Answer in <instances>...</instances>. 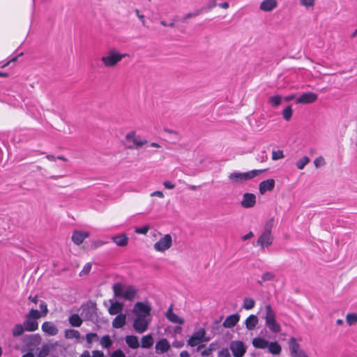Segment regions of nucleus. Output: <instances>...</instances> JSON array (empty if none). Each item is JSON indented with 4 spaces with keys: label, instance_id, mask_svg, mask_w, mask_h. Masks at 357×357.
Here are the masks:
<instances>
[{
    "label": "nucleus",
    "instance_id": "f257e3e1",
    "mask_svg": "<svg viewBox=\"0 0 357 357\" xmlns=\"http://www.w3.org/2000/svg\"><path fill=\"white\" fill-rule=\"evenodd\" d=\"M266 314L264 317L266 326L268 329L274 333H278L281 331V327L279 324L277 323L275 319V312L271 306L268 304L265 306Z\"/></svg>",
    "mask_w": 357,
    "mask_h": 357
},
{
    "label": "nucleus",
    "instance_id": "f03ea898",
    "mask_svg": "<svg viewBox=\"0 0 357 357\" xmlns=\"http://www.w3.org/2000/svg\"><path fill=\"white\" fill-rule=\"evenodd\" d=\"M127 56H128V54H121L115 50H111L107 55L101 57V61L106 68H112Z\"/></svg>",
    "mask_w": 357,
    "mask_h": 357
},
{
    "label": "nucleus",
    "instance_id": "7ed1b4c3",
    "mask_svg": "<svg viewBox=\"0 0 357 357\" xmlns=\"http://www.w3.org/2000/svg\"><path fill=\"white\" fill-rule=\"evenodd\" d=\"M265 169H253L248 172H232L229 175V178L235 183H243L252 179L264 172Z\"/></svg>",
    "mask_w": 357,
    "mask_h": 357
},
{
    "label": "nucleus",
    "instance_id": "20e7f679",
    "mask_svg": "<svg viewBox=\"0 0 357 357\" xmlns=\"http://www.w3.org/2000/svg\"><path fill=\"white\" fill-rule=\"evenodd\" d=\"M206 330L204 328L194 332L188 340V344L190 347H195L198 345L197 351H199L201 348L204 347V344H199L202 342V338L204 337V335H206Z\"/></svg>",
    "mask_w": 357,
    "mask_h": 357
},
{
    "label": "nucleus",
    "instance_id": "39448f33",
    "mask_svg": "<svg viewBox=\"0 0 357 357\" xmlns=\"http://www.w3.org/2000/svg\"><path fill=\"white\" fill-rule=\"evenodd\" d=\"M151 307L147 302H137L133 307V312L136 317H146L150 315Z\"/></svg>",
    "mask_w": 357,
    "mask_h": 357
},
{
    "label": "nucleus",
    "instance_id": "423d86ee",
    "mask_svg": "<svg viewBox=\"0 0 357 357\" xmlns=\"http://www.w3.org/2000/svg\"><path fill=\"white\" fill-rule=\"evenodd\" d=\"M125 139L127 141H131L133 143V145L127 146V149H139L148 142L146 139L137 137L135 131H130L128 132L125 136Z\"/></svg>",
    "mask_w": 357,
    "mask_h": 357
},
{
    "label": "nucleus",
    "instance_id": "0eeeda50",
    "mask_svg": "<svg viewBox=\"0 0 357 357\" xmlns=\"http://www.w3.org/2000/svg\"><path fill=\"white\" fill-rule=\"evenodd\" d=\"M172 245V238L170 234H165L154 245L153 248L156 251L164 252L171 248Z\"/></svg>",
    "mask_w": 357,
    "mask_h": 357
},
{
    "label": "nucleus",
    "instance_id": "6e6552de",
    "mask_svg": "<svg viewBox=\"0 0 357 357\" xmlns=\"http://www.w3.org/2000/svg\"><path fill=\"white\" fill-rule=\"evenodd\" d=\"M289 345L291 357H308L305 352L301 348L300 344L296 342L295 337H291Z\"/></svg>",
    "mask_w": 357,
    "mask_h": 357
},
{
    "label": "nucleus",
    "instance_id": "1a4fd4ad",
    "mask_svg": "<svg viewBox=\"0 0 357 357\" xmlns=\"http://www.w3.org/2000/svg\"><path fill=\"white\" fill-rule=\"evenodd\" d=\"M229 348L234 357H243L246 352V347L244 343L240 340L231 342Z\"/></svg>",
    "mask_w": 357,
    "mask_h": 357
},
{
    "label": "nucleus",
    "instance_id": "9d476101",
    "mask_svg": "<svg viewBox=\"0 0 357 357\" xmlns=\"http://www.w3.org/2000/svg\"><path fill=\"white\" fill-rule=\"evenodd\" d=\"M273 241V236L271 232L263 231L257 239V245L260 246L261 249H264L271 246Z\"/></svg>",
    "mask_w": 357,
    "mask_h": 357
},
{
    "label": "nucleus",
    "instance_id": "9b49d317",
    "mask_svg": "<svg viewBox=\"0 0 357 357\" xmlns=\"http://www.w3.org/2000/svg\"><path fill=\"white\" fill-rule=\"evenodd\" d=\"M149 324L146 317H136L133 321V328L136 332L142 333L147 330Z\"/></svg>",
    "mask_w": 357,
    "mask_h": 357
},
{
    "label": "nucleus",
    "instance_id": "f8f14e48",
    "mask_svg": "<svg viewBox=\"0 0 357 357\" xmlns=\"http://www.w3.org/2000/svg\"><path fill=\"white\" fill-rule=\"evenodd\" d=\"M318 98V96L313 92H307L301 94L296 100L299 104H310L314 102Z\"/></svg>",
    "mask_w": 357,
    "mask_h": 357
},
{
    "label": "nucleus",
    "instance_id": "ddd939ff",
    "mask_svg": "<svg viewBox=\"0 0 357 357\" xmlns=\"http://www.w3.org/2000/svg\"><path fill=\"white\" fill-rule=\"evenodd\" d=\"M275 181L273 178H269L261 181L259 185V190L260 194L264 195L267 191L273 190L275 188Z\"/></svg>",
    "mask_w": 357,
    "mask_h": 357
},
{
    "label": "nucleus",
    "instance_id": "4468645a",
    "mask_svg": "<svg viewBox=\"0 0 357 357\" xmlns=\"http://www.w3.org/2000/svg\"><path fill=\"white\" fill-rule=\"evenodd\" d=\"M256 203V197L252 193H245L243 196V199L241 202V206L244 208H248L255 206Z\"/></svg>",
    "mask_w": 357,
    "mask_h": 357
},
{
    "label": "nucleus",
    "instance_id": "2eb2a0df",
    "mask_svg": "<svg viewBox=\"0 0 357 357\" xmlns=\"http://www.w3.org/2000/svg\"><path fill=\"white\" fill-rule=\"evenodd\" d=\"M155 349L158 354H162L169 351L170 344L166 338H162L156 342Z\"/></svg>",
    "mask_w": 357,
    "mask_h": 357
},
{
    "label": "nucleus",
    "instance_id": "dca6fc26",
    "mask_svg": "<svg viewBox=\"0 0 357 357\" xmlns=\"http://www.w3.org/2000/svg\"><path fill=\"white\" fill-rule=\"evenodd\" d=\"M42 331L49 335H56L59 330L56 325L51 321H45L41 326Z\"/></svg>",
    "mask_w": 357,
    "mask_h": 357
},
{
    "label": "nucleus",
    "instance_id": "f3484780",
    "mask_svg": "<svg viewBox=\"0 0 357 357\" xmlns=\"http://www.w3.org/2000/svg\"><path fill=\"white\" fill-rule=\"evenodd\" d=\"M167 319L174 324H183L184 319L179 317L177 314L173 312V305H171L167 311L165 313Z\"/></svg>",
    "mask_w": 357,
    "mask_h": 357
},
{
    "label": "nucleus",
    "instance_id": "a211bd4d",
    "mask_svg": "<svg viewBox=\"0 0 357 357\" xmlns=\"http://www.w3.org/2000/svg\"><path fill=\"white\" fill-rule=\"evenodd\" d=\"M278 6L277 0H264L259 6L261 10L271 12Z\"/></svg>",
    "mask_w": 357,
    "mask_h": 357
},
{
    "label": "nucleus",
    "instance_id": "6ab92c4d",
    "mask_svg": "<svg viewBox=\"0 0 357 357\" xmlns=\"http://www.w3.org/2000/svg\"><path fill=\"white\" fill-rule=\"evenodd\" d=\"M89 236V232H83L80 231H75L72 235V241L73 243L79 245L83 243L85 238Z\"/></svg>",
    "mask_w": 357,
    "mask_h": 357
},
{
    "label": "nucleus",
    "instance_id": "aec40b11",
    "mask_svg": "<svg viewBox=\"0 0 357 357\" xmlns=\"http://www.w3.org/2000/svg\"><path fill=\"white\" fill-rule=\"evenodd\" d=\"M109 302L111 305L108 309L109 313L111 315L121 314L123 310V304L118 301H114L112 299H110Z\"/></svg>",
    "mask_w": 357,
    "mask_h": 357
},
{
    "label": "nucleus",
    "instance_id": "412c9836",
    "mask_svg": "<svg viewBox=\"0 0 357 357\" xmlns=\"http://www.w3.org/2000/svg\"><path fill=\"white\" fill-rule=\"evenodd\" d=\"M239 319L240 315L238 314H231L225 319L222 324V326L225 328H232L238 322Z\"/></svg>",
    "mask_w": 357,
    "mask_h": 357
},
{
    "label": "nucleus",
    "instance_id": "4be33fe9",
    "mask_svg": "<svg viewBox=\"0 0 357 357\" xmlns=\"http://www.w3.org/2000/svg\"><path fill=\"white\" fill-rule=\"evenodd\" d=\"M112 241L120 247L126 246L128 243V237L126 234H121L112 237Z\"/></svg>",
    "mask_w": 357,
    "mask_h": 357
},
{
    "label": "nucleus",
    "instance_id": "5701e85b",
    "mask_svg": "<svg viewBox=\"0 0 357 357\" xmlns=\"http://www.w3.org/2000/svg\"><path fill=\"white\" fill-rule=\"evenodd\" d=\"M259 322L258 317L256 315L250 314L245 321V325L248 331L253 330Z\"/></svg>",
    "mask_w": 357,
    "mask_h": 357
},
{
    "label": "nucleus",
    "instance_id": "b1692460",
    "mask_svg": "<svg viewBox=\"0 0 357 357\" xmlns=\"http://www.w3.org/2000/svg\"><path fill=\"white\" fill-rule=\"evenodd\" d=\"M126 322V316L124 314H118L112 321V326L115 328H122Z\"/></svg>",
    "mask_w": 357,
    "mask_h": 357
},
{
    "label": "nucleus",
    "instance_id": "393cba45",
    "mask_svg": "<svg viewBox=\"0 0 357 357\" xmlns=\"http://www.w3.org/2000/svg\"><path fill=\"white\" fill-rule=\"evenodd\" d=\"M23 325L26 329V331H35L38 328V323L36 320L31 319H26L23 322Z\"/></svg>",
    "mask_w": 357,
    "mask_h": 357
},
{
    "label": "nucleus",
    "instance_id": "a878e982",
    "mask_svg": "<svg viewBox=\"0 0 357 357\" xmlns=\"http://www.w3.org/2000/svg\"><path fill=\"white\" fill-rule=\"evenodd\" d=\"M125 341L131 349H137L140 346L138 338L135 335H127L125 338Z\"/></svg>",
    "mask_w": 357,
    "mask_h": 357
},
{
    "label": "nucleus",
    "instance_id": "bb28decb",
    "mask_svg": "<svg viewBox=\"0 0 357 357\" xmlns=\"http://www.w3.org/2000/svg\"><path fill=\"white\" fill-rule=\"evenodd\" d=\"M112 289L114 291V296L116 298H123V294L126 291V288L121 283H115L112 287Z\"/></svg>",
    "mask_w": 357,
    "mask_h": 357
},
{
    "label": "nucleus",
    "instance_id": "cd10ccee",
    "mask_svg": "<svg viewBox=\"0 0 357 357\" xmlns=\"http://www.w3.org/2000/svg\"><path fill=\"white\" fill-rule=\"evenodd\" d=\"M137 294V289L132 286H128L126 288L123 294V298L127 301H132Z\"/></svg>",
    "mask_w": 357,
    "mask_h": 357
},
{
    "label": "nucleus",
    "instance_id": "c85d7f7f",
    "mask_svg": "<svg viewBox=\"0 0 357 357\" xmlns=\"http://www.w3.org/2000/svg\"><path fill=\"white\" fill-rule=\"evenodd\" d=\"M252 343L257 349H265L268 345V341L261 337H255Z\"/></svg>",
    "mask_w": 357,
    "mask_h": 357
},
{
    "label": "nucleus",
    "instance_id": "c756f323",
    "mask_svg": "<svg viewBox=\"0 0 357 357\" xmlns=\"http://www.w3.org/2000/svg\"><path fill=\"white\" fill-rule=\"evenodd\" d=\"M154 343L153 338L151 334L144 335L142 337L141 347L145 349L151 348Z\"/></svg>",
    "mask_w": 357,
    "mask_h": 357
},
{
    "label": "nucleus",
    "instance_id": "7c9ffc66",
    "mask_svg": "<svg viewBox=\"0 0 357 357\" xmlns=\"http://www.w3.org/2000/svg\"><path fill=\"white\" fill-rule=\"evenodd\" d=\"M268 351L274 355H278L281 353L282 347L277 342H268Z\"/></svg>",
    "mask_w": 357,
    "mask_h": 357
},
{
    "label": "nucleus",
    "instance_id": "2f4dec72",
    "mask_svg": "<svg viewBox=\"0 0 357 357\" xmlns=\"http://www.w3.org/2000/svg\"><path fill=\"white\" fill-rule=\"evenodd\" d=\"M219 347L218 342H213L211 343L208 347L201 352L202 356H209L212 353Z\"/></svg>",
    "mask_w": 357,
    "mask_h": 357
},
{
    "label": "nucleus",
    "instance_id": "473e14b6",
    "mask_svg": "<svg viewBox=\"0 0 357 357\" xmlns=\"http://www.w3.org/2000/svg\"><path fill=\"white\" fill-rule=\"evenodd\" d=\"M69 323L72 326L79 327L82 324V319L77 314H73L69 317Z\"/></svg>",
    "mask_w": 357,
    "mask_h": 357
},
{
    "label": "nucleus",
    "instance_id": "72a5a7b5",
    "mask_svg": "<svg viewBox=\"0 0 357 357\" xmlns=\"http://www.w3.org/2000/svg\"><path fill=\"white\" fill-rule=\"evenodd\" d=\"M25 331L26 329L24 325L18 324L13 327L12 330V334L14 337H19L22 335Z\"/></svg>",
    "mask_w": 357,
    "mask_h": 357
},
{
    "label": "nucleus",
    "instance_id": "f704fd0d",
    "mask_svg": "<svg viewBox=\"0 0 357 357\" xmlns=\"http://www.w3.org/2000/svg\"><path fill=\"white\" fill-rule=\"evenodd\" d=\"M65 337L68 339L76 338L80 337V333L78 331L74 329H68L65 331Z\"/></svg>",
    "mask_w": 357,
    "mask_h": 357
},
{
    "label": "nucleus",
    "instance_id": "c9c22d12",
    "mask_svg": "<svg viewBox=\"0 0 357 357\" xmlns=\"http://www.w3.org/2000/svg\"><path fill=\"white\" fill-rule=\"evenodd\" d=\"M42 316L43 314L38 310L31 309L29 313L26 315V318L36 320Z\"/></svg>",
    "mask_w": 357,
    "mask_h": 357
},
{
    "label": "nucleus",
    "instance_id": "e433bc0d",
    "mask_svg": "<svg viewBox=\"0 0 357 357\" xmlns=\"http://www.w3.org/2000/svg\"><path fill=\"white\" fill-rule=\"evenodd\" d=\"M281 102L282 96L280 95L273 96L268 98V102L275 107L279 106L281 104Z\"/></svg>",
    "mask_w": 357,
    "mask_h": 357
},
{
    "label": "nucleus",
    "instance_id": "4c0bfd02",
    "mask_svg": "<svg viewBox=\"0 0 357 357\" xmlns=\"http://www.w3.org/2000/svg\"><path fill=\"white\" fill-rule=\"evenodd\" d=\"M100 344L103 348H109L112 344V342L110 339L109 335H105L103 337H102L100 340Z\"/></svg>",
    "mask_w": 357,
    "mask_h": 357
},
{
    "label": "nucleus",
    "instance_id": "58836bf2",
    "mask_svg": "<svg viewBox=\"0 0 357 357\" xmlns=\"http://www.w3.org/2000/svg\"><path fill=\"white\" fill-rule=\"evenodd\" d=\"M255 302L251 298H245L243 300V307L245 310H251L255 307Z\"/></svg>",
    "mask_w": 357,
    "mask_h": 357
},
{
    "label": "nucleus",
    "instance_id": "ea45409f",
    "mask_svg": "<svg viewBox=\"0 0 357 357\" xmlns=\"http://www.w3.org/2000/svg\"><path fill=\"white\" fill-rule=\"evenodd\" d=\"M293 110L290 105L287 106L282 111V116L284 120L289 121L292 116Z\"/></svg>",
    "mask_w": 357,
    "mask_h": 357
},
{
    "label": "nucleus",
    "instance_id": "a19ab883",
    "mask_svg": "<svg viewBox=\"0 0 357 357\" xmlns=\"http://www.w3.org/2000/svg\"><path fill=\"white\" fill-rule=\"evenodd\" d=\"M309 162L310 158L307 156H303L296 162V165L298 169H303Z\"/></svg>",
    "mask_w": 357,
    "mask_h": 357
},
{
    "label": "nucleus",
    "instance_id": "79ce46f5",
    "mask_svg": "<svg viewBox=\"0 0 357 357\" xmlns=\"http://www.w3.org/2000/svg\"><path fill=\"white\" fill-rule=\"evenodd\" d=\"M275 278V275L271 272H265L261 275V280L258 281V283L261 284L263 282L271 281Z\"/></svg>",
    "mask_w": 357,
    "mask_h": 357
},
{
    "label": "nucleus",
    "instance_id": "37998d69",
    "mask_svg": "<svg viewBox=\"0 0 357 357\" xmlns=\"http://www.w3.org/2000/svg\"><path fill=\"white\" fill-rule=\"evenodd\" d=\"M346 321L349 325H354L357 323V314L356 313H350L347 315Z\"/></svg>",
    "mask_w": 357,
    "mask_h": 357
},
{
    "label": "nucleus",
    "instance_id": "c03bdc74",
    "mask_svg": "<svg viewBox=\"0 0 357 357\" xmlns=\"http://www.w3.org/2000/svg\"><path fill=\"white\" fill-rule=\"evenodd\" d=\"M217 6L215 0H210L205 6H202L205 13L210 11Z\"/></svg>",
    "mask_w": 357,
    "mask_h": 357
},
{
    "label": "nucleus",
    "instance_id": "a18cd8bd",
    "mask_svg": "<svg viewBox=\"0 0 357 357\" xmlns=\"http://www.w3.org/2000/svg\"><path fill=\"white\" fill-rule=\"evenodd\" d=\"M50 353V347L48 345L45 344L43 345L40 352L38 354V357H46L49 355Z\"/></svg>",
    "mask_w": 357,
    "mask_h": 357
},
{
    "label": "nucleus",
    "instance_id": "49530a36",
    "mask_svg": "<svg viewBox=\"0 0 357 357\" xmlns=\"http://www.w3.org/2000/svg\"><path fill=\"white\" fill-rule=\"evenodd\" d=\"M273 224H274V219L272 218L269 219L265 224L263 231L272 233L271 231H272V228L273 227Z\"/></svg>",
    "mask_w": 357,
    "mask_h": 357
},
{
    "label": "nucleus",
    "instance_id": "de8ad7c7",
    "mask_svg": "<svg viewBox=\"0 0 357 357\" xmlns=\"http://www.w3.org/2000/svg\"><path fill=\"white\" fill-rule=\"evenodd\" d=\"M150 229V227L148 225H146L141 227H136L135 228V233L139 234H146Z\"/></svg>",
    "mask_w": 357,
    "mask_h": 357
},
{
    "label": "nucleus",
    "instance_id": "09e8293b",
    "mask_svg": "<svg viewBox=\"0 0 357 357\" xmlns=\"http://www.w3.org/2000/svg\"><path fill=\"white\" fill-rule=\"evenodd\" d=\"M283 158H284V154H283L282 151L278 150V151H273L272 152V159L273 160H279V159H281Z\"/></svg>",
    "mask_w": 357,
    "mask_h": 357
},
{
    "label": "nucleus",
    "instance_id": "8fccbe9b",
    "mask_svg": "<svg viewBox=\"0 0 357 357\" xmlns=\"http://www.w3.org/2000/svg\"><path fill=\"white\" fill-rule=\"evenodd\" d=\"M98 336L96 333H89L86 335V340L88 344H91L93 340H98Z\"/></svg>",
    "mask_w": 357,
    "mask_h": 357
},
{
    "label": "nucleus",
    "instance_id": "3c124183",
    "mask_svg": "<svg viewBox=\"0 0 357 357\" xmlns=\"http://www.w3.org/2000/svg\"><path fill=\"white\" fill-rule=\"evenodd\" d=\"M106 243H107V242L106 241H95L91 243V249L92 250H95L103 245H105Z\"/></svg>",
    "mask_w": 357,
    "mask_h": 357
},
{
    "label": "nucleus",
    "instance_id": "603ef678",
    "mask_svg": "<svg viewBox=\"0 0 357 357\" xmlns=\"http://www.w3.org/2000/svg\"><path fill=\"white\" fill-rule=\"evenodd\" d=\"M325 160H324V158L321 156H319L318 158H317L314 160V166L318 168V167H320L323 165H325Z\"/></svg>",
    "mask_w": 357,
    "mask_h": 357
},
{
    "label": "nucleus",
    "instance_id": "864d4df0",
    "mask_svg": "<svg viewBox=\"0 0 357 357\" xmlns=\"http://www.w3.org/2000/svg\"><path fill=\"white\" fill-rule=\"evenodd\" d=\"M40 308L41 310V314L43 316H45L48 312L47 305L45 301H41L40 303Z\"/></svg>",
    "mask_w": 357,
    "mask_h": 357
},
{
    "label": "nucleus",
    "instance_id": "5fc2aeb1",
    "mask_svg": "<svg viewBox=\"0 0 357 357\" xmlns=\"http://www.w3.org/2000/svg\"><path fill=\"white\" fill-rule=\"evenodd\" d=\"M314 1H315V0H300L301 4L305 7L314 6Z\"/></svg>",
    "mask_w": 357,
    "mask_h": 357
},
{
    "label": "nucleus",
    "instance_id": "6e6d98bb",
    "mask_svg": "<svg viewBox=\"0 0 357 357\" xmlns=\"http://www.w3.org/2000/svg\"><path fill=\"white\" fill-rule=\"evenodd\" d=\"M91 269V264L90 263H87L83 267L82 271L80 272V275H86L88 274Z\"/></svg>",
    "mask_w": 357,
    "mask_h": 357
},
{
    "label": "nucleus",
    "instance_id": "4d7b16f0",
    "mask_svg": "<svg viewBox=\"0 0 357 357\" xmlns=\"http://www.w3.org/2000/svg\"><path fill=\"white\" fill-rule=\"evenodd\" d=\"M219 357H231L228 349H222L218 353Z\"/></svg>",
    "mask_w": 357,
    "mask_h": 357
},
{
    "label": "nucleus",
    "instance_id": "13d9d810",
    "mask_svg": "<svg viewBox=\"0 0 357 357\" xmlns=\"http://www.w3.org/2000/svg\"><path fill=\"white\" fill-rule=\"evenodd\" d=\"M111 357H126V356L122 350L117 349L112 354Z\"/></svg>",
    "mask_w": 357,
    "mask_h": 357
},
{
    "label": "nucleus",
    "instance_id": "bf43d9fd",
    "mask_svg": "<svg viewBox=\"0 0 357 357\" xmlns=\"http://www.w3.org/2000/svg\"><path fill=\"white\" fill-rule=\"evenodd\" d=\"M163 185H164L165 188H166L167 189H173L175 188V184L172 183V182H170L169 181H165L163 183Z\"/></svg>",
    "mask_w": 357,
    "mask_h": 357
},
{
    "label": "nucleus",
    "instance_id": "052dcab7",
    "mask_svg": "<svg viewBox=\"0 0 357 357\" xmlns=\"http://www.w3.org/2000/svg\"><path fill=\"white\" fill-rule=\"evenodd\" d=\"M92 354V357H104L103 352L98 350L93 351Z\"/></svg>",
    "mask_w": 357,
    "mask_h": 357
},
{
    "label": "nucleus",
    "instance_id": "680f3d73",
    "mask_svg": "<svg viewBox=\"0 0 357 357\" xmlns=\"http://www.w3.org/2000/svg\"><path fill=\"white\" fill-rule=\"evenodd\" d=\"M135 12L137 16L139 17V19L142 21V24L145 26L144 16L143 15L139 14V11L137 9H135Z\"/></svg>",
    "mask_w": 357,
    "mask_h": 357
},
{
    "label": "nucleus",
    "instance_id": "e2e57ef3",
    "mask_svg": "<svg viewBox=\"0 0 357 357\" xmlns=\"http://www.w3.org/2000/svg\"><path fill=\"white\" fill-rule=\"evenodd\" d=\"M254 236V234L252 231H249L247 234L242 236L243 241H247Z\"/></svg>",
    "mask_w": 357,
    "mask_h": 357
},
{
    "label": "nucleus",
    "instance_id": "0e129e2a",
    "mask_svg": "<svg viewBox=\"0 0 357 357\" xmlns=\"http://www.w3.org/2000/svg\"><path fill=\"white\" fill-rule=\"evenodd\" d=\"M203 13H205V12L203 8L202 7V8H200L199 9L195 10L194 12H192L193 17H197V16L201 15Z\"/></svg>",
    "mask_w": 357,
    "mask_h": 357
},
{
    "label": "nucleus",
    "instance_id": "69168bd1",
    "mask_svg": "<svg viewBox=\"0 0 357 357\" xmlns=\"http://www.w3.org/2000/svg\"><path fill=\"white\" fill-rule=\"evenodd\" d=\"M151 197H158L162 198L164 197V195H163L162 192L157 190V191L152 192L151 194Z\"/></svg>",
    "mask_w": 357,
    "mask_h": 357
},
{
    "label": "nucleus",
    "instance_id": "338daca9",
    "mask_svg": "<svg viewBox=\"0 0 357 357\" xmlns=\"http://www.w3.org/2000/svg\"><path fill=\"white\" fill-rule=\"evenodd\" d=\"M21 55H22V53H21V54H20L19 55H17V56H15V57H13V59H11L9 61H8L6 63H5V64L2 66V68H4V67L7 66L10 63V62H15V61H17V58H18L20 56H21Z\"/></svg>",
    "mask_w": 357,
    "mask_h": 357
},
{
    "label": "nucleus",
    "instance_id": "774afa93",
    "mask_svg": "<svg viewBox=\"0 0 357 357\" xmlns=\"http://www.w3.org/2000/svg\"><path fill=\"white\" fill-rule=\"evenodd\" d=\"M180 357H190V354L187 351H182L180 353Z\"/></svg>",
    "mask_w": 357,
    "mask_h": 357
}]
</instances>
